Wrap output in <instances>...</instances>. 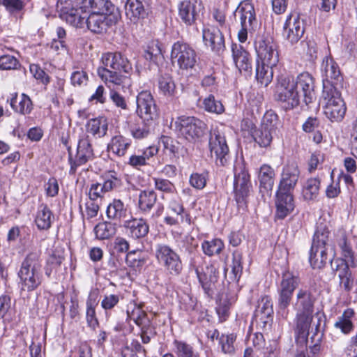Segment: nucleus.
I'll return each instance as SVG.
<instances>
[{"label":"nucleus","mask_w":357,"mask_h":357,"mask_svg":"<svg viewBox=\"0 0 357 357\" xmlns=\"http://www.w3.org/2000/svg\"><path fill=\"white\" fill-rule=\"evenodd\" d=\"M203 9L201 0H185L178 6V15L183 22L191 25L199 17Z\"/></svg>","instance_id":"17"},{"label":"nucleus","mask_w":357,"mask_h":357,"mask_svg":"<svg viewBox=\"0 0 357 357\" xmlns=\"http://www.w3.org/2000/svg\"><path fill=\"white\" fill-rule=\"evenodd\" d=\"M93 150L88 136H84L79 140L77 154L73 162H70L71 174L76 172L77 167L85 164L93 157Z\"/></svg>","instance_id":"22"},{"label":"nucleus","mask_w":357,"mask_h":357,"mask_svg":"<svg viewBox=\"0 0 357 357\" xmlns=\"http://www.w3.org/2000/svg\"><path fill=\"white\" fill-rule=\"evenodd\" d=\"M190 184L195 188L203 189L206 184V176L205 174L193 173L190 177Z\"/></svg>","instance_id":"54"},{"label":"nucleus","mask_w":357,"mask_h":357,"mask_svg":"<svg viewBox=\"0 0 357 357\" xmlns=\"http://www.w3.org/2000/svg\"><path fill=\"white\" fill-rule=\"evenodd\" d=\"M171 60L182 70L192 69L197 63L195 51L188 44L177 42L172 47Z\"/></svg>","instance_id":"6"},{"label":"nucleus","mask_w":357,"mask_h":357,"mask_svg":"<svg viewBox=\"0 0 357 357\" xmlns=\"http://www.w3.org/2000/svg\"><path fill=\"white\" fill-rule=\"evenodd\" d=\"M127 315L130 319L142 328V334L147 333L145 328L149 326L150 320L144 309V303H130L128 305Z\"/></svg>","instance_id":"25"},{"label":"nucleus","mask_w":357,"mask_h":357,"mask_svg":"<svg viewBox=\"0 0 357 357\" xmlns=\"http://www.w3.org/2000/svg\"><path fill=\"white\" fill-rule=\"evenodd\" d=\"M162 54V50L160 43L158 40H151L147 45L145 51V57L146 59L154 60Z\"/></svg>","instance_id":"51"},{"label":"nucleus","mask_w":357,"mask_h":357,"mask_svg":"<svg viewBox=\"0 0 357 357\" xmlns=\"http://www.w3.org/2000/svg\"><path fill=\"white\" fill-rule=\"evenodd\" d=\"M299 174L296 164L292 163L285 166L281 174L278 191L291 192L298 182Z\"/></svg>","instance_id":"24"},{"label":"nucleus","mask_w":357,"mask_h":357,"mask_svg":"<svg viewBox=\"0 0 357 357\" xmlns=\"http://www.w3.org/2000/svg\"><path fill=\"white\" fill-rule=\"evenodd\" d=\"M96 237L100 240L108 239L113 236L116 231L114 224L107 222H100L94 229Z\"/></svg>","instance_id":"39"},{"label":"nucleus","mask_w":357,"mask_h":357,"mask_svg":"<svg viewBox=\"0 0 357 357\" xmlns=\"http://www.w3.org/2000/svg\"><path fill=\"white\" fill-rule=\"evenodd\" d=\"M88 80L86 73L83 70H78L73 73L71 75V82L74 86H81L86 84Z\"/></svg>","instance_id":"62"},{"label":"nucleus","mask_w":357,"mask_h":357,"mask_svg":"<svg viewBox=\"0 0 357 357\" xmlns=\"http://www.w3.org/2000/svg\"><path fill=\"white\" fill-rule=\"evenodd\" d=\"M126 209L123 203L120 199H114L107 208V215L109 218L120 219L124 217Z\"/></svg>","instance_id":"45"},{"label":"nucleus","mask_w":357,"mask_h":357,"mask_svg":"<svg viewBox=\"0 0 357 357\" xmlns=\"http://www.w3.org/2000/svg\"><path fill=\"white\" fill-rule=\"evenodd\" d=\"M274 132L260 126L256 130L253 134L255 141L261 147L268 146L273 139V134Z\"/></svg>","instance_id":"44"},{"label":"nucleus","mask_w":357,"mask_h":357,"mask_svg":"<svg viewBox=\"0 0 357 357\" xmlns=\"http://www.w3.org/2000/svg\"><path fill=\"white\" fill-rule=\"evenodd\" d=\"M209 149L211 157H214L218 165L225 166L229 159V148L224 135L218 132L211 135Z\"/></svg>","instance_id":"14"},{"label":"nucleus","mask_w":357,"mask_h":357,"mask_svg":"<svg viewBox=\"0 0 357 357\" xmlns=\"http://www.w3.org/2000/svg\"><path fill=\"white\" fill-rule=\"evenodd\" d=\"M278 125V117L273 111H268L264 115L261 126L273 132H275Z\"/></svg>","instance_id":"49"},{"label":"nucleus","mask_w":357,"mask_h":357,"mask_svg":"<svg viewBox=\"0 0 357 357\" xmlns=\"http://www.w3.org/2000/svg\"><path fill=\"white\" fill-rule=\"evenodd\" d=\"M258 178L261 190L263 189L267 193L272 190L274 185L275 172L270 165H263L260 167Z\"/></svg>","instance_id":"33"},{"label":"nucleus","mask_w":357,"mask_h":357,"mask_svg":"<svg viewBox=\"0 0 357 357\" xmlns=\"http://www.w3.org/2000/svg\"><path fill=\"white\" fill-rule=\"evenodd\" d=\"M289 80L294 82V88L300 89L302 93L303 100L306 104L312 102L315 98L314 79L308 73H303L298 75L296 78L287 77Z\"/></svg>","instance_id":"20"},{"label":"nucleus","mask_w":357,"mask_h":357,"mask_svg":"<svg viewBox=\"0 0 357 357\" xmlns=\"http://www.w3.org/2000/svg\"><path fill=\"white\" fill-rule=\"evenodd\" d=\"M125 10L126 16L135 23L146 15L144 6L139 0H127Z\"/></svg>","instance_id":"34"},{"label":"nucleus","mask_w":357,"mask_h":357,"mask_svg":"<svg viewBox=\"0 0 357 357\" xmlns=\"http://www.w3.org/2000/svg\"><path fill=\"white\" fill-rule=\"evenodd\" d=\"M202 38L206 46L213 51L219 52L225 47L224 38L220 31L214 26H206L203 29Z\"/></svg>","instance_id":"26"},{"label":"nucleus","mask_w":357,"mask_h":357,"mask_svg":"<svg viewBox=\"0 0 357 357\" xmlns=\"http://www.w3.org/2000/svg\"><path fill=\"white\" fill-rule=\"evenodd\" d=\"M328 241V231H316L310 255V262L314 268H320L326 264Z\"/></svg>","instance_id":"7"},{"label":"nucleus","mask_w":357,"mask_h":357,"mask_svg":"<svg viewBox=\"0 0 357 357\" xmlns=\"http://www.w3.org/2000/svg\"><path fill=\"white\" fill-rule=\"evenodd\" d=\"M323 89L341 88L342 77L339 67L333 58L326 56L321 63Z\"/></svg>","instance_id":"11"},{"label":"nucleus","mask_w":357,"mask_h":357,"mask_svg":"<svg viewBox=\"0 0 357 357\" xmlns=\"http://www.w3.org/2000/svg\"><path fill=\"white\" fill-rule=\"evenodd\" d=\"M235 173L234 191L235 199L239 207H246L247 198L249 196L252 185L250 181V175L248 172L241 168L239 172Z\"/></svg>","instance_id":"12"},{"label":"nucleus","mask_w":357,"mask_h":357,"mask_svg":"<svg viewBox=\"0 0 357 357\" xmlns=\"http://www.w3.org/2000/svg\"><path fill=\"white\" fill-rule=\"evenodd\" d=\"M174 345L176 352L180 357H188L195 353L192 347L184 342L175 340Z\"/></svg>","instance_id":"55"},{"label":"nucleus","mask_w":357,"mask_h":357,"mask_svg":"<svg viewBox=\"0 0 357 357\" xmlns=\"http://www.w3.org/2000/svg\"><path fill=\"white\" fill-rule=\"evenodd\" d=\"M60 17L67 23L76 28H84L86 24V15L78 8L63 6L61 8Z\"/></svg>","instance_id":"28"},{"label":"nucleus","mask_w":357,"mask_h":357,"mask_svg":"<svg viewBox=\"0 0 357 357\" xmlns=\"http://www.w3.org/2000/svg\"><path fill=\"white\" fill-rule=\"evenodd\" d=\"M256 53V79L261 85L266 86L273 77V68L279 63L277 43L268 36L259 35L254 42Z\"/></svg>","instance_id":"1"},{"label":"nucleus","mask_w":357,"mask_h":357,"mask_svg":"<svg viewBox=\"0 0 357 357\" xmlns=\"http://www.w3.org/2000/svg\"><path fill=\"white\" fill-rule=\"evenodd\" d=\"M119 17V13L109 14H91L86 15V26L92 32L100 33L107 28L116 23Z\"/></svg>","instance_id":"16"},{"label":"nucleus","mask_w":357,"mask_h":357,"mask_svg":"<svg viewBox=\"0 0 357 357\" xmlns=\"http://www.w3.org/2000/svg\"><path fill=\"white\" fill-rule=\"evenodd\" d=\"M276 216L283 219L294 208L293 197L291 192L278 191L276 200Z\"/></svg>","instance_id":"29"},{"label":"nucleus","mask_w":357,"mask_h":357,"mask_svg":"<svg viewBox=\"0 0 357 357\" xmlns=\"http://www.w3.org/2000/svg\"><path fill=\"white\" fill-rule=\"evenodd\" d=\"M36 252L27 255L24 264V285L31 290L40 283V264Z\"/></svg>","instance_id":"15"},{"label":"nucleus","mask_w":357,"mask_h":357,"mask_svg":"<svg viewBox=\"0 0 357 357\" xmlns=\"http://www.w3.org/2000/svg\"><path fill=\"white\" fill-rule=\"evenodd\" d=\"M202 248L204 254L208 256H213L220 254L224 249L225 245L221 239L214 238L204 241Z\"/></svg>","instance_id":"41"},{"label":"nucleus","mask_w":357,"mask_h":357,"mask_svg":"<svg viewBox=\"0 0 357 357\" xmlns=\"http://www.w3.org/2000/svg\"><path fill=\"white\" fill-rule=\"evenodd\" d=\"M30 72L36 79L40 80L43 84H47L49 83L50 78L48 75L38 65L31 64L30 66Z\"/></svg>","instance_id":"57"},{"label":"nucleus","mask_w":357,"mask_h":357,"mask_svg":"<svg viewBox=\"0 0 357 357\" xmlns=\"http://www.w3.org/2000/svg\"><path fill=\"white\" fill-rule=\"evenodd\" d=\"M321 104L325 116L331 121H340L344 118L347 108L340 88L323 89Z\"/></svg>","instance_id":"4"},{"label":"nucleus","mask_w":357,"mask_h":357,"mask_svg":"<svg viewBox=\"0 0 357 357\" xmlns=\"http://www.w3.org/2000/svg\"><path fill=\"white\" fill-rule=\"evenodd\" d=\"M231 51L234 63L239 72L250 73L252 59L249 52L236 44L232 45Z\"/></svg>","instance_id":"27"},{"label":"nucleus","mask_w":357,"mask_h":357,"mask_svg":"<svg viewBox=\"0 0 357 357\" xmlns=\"http://www.w3.org/2000/svg\"><path fill=\"white\" fill-rule=\"evenodd\" d=\"M118 183V179L112 177L104 181L103 183H96L91 185L89 195L91 200H96L98 197L102 196V195L113 189L114 186Z\"/></svg>","instance_id":"35"},{"label":"nucleus","mask_w":357,"mask_h":357,"mask_svg":"<svg viewBox=\"0 0 357 357\" xmlns=\"http://www.w3.org/2000/svg\"><path fill=\"white\" fill-rule=\"evenodd\" d=\"M126 232L134 238H140L146 236L149 227L144 219L132 218L124 222Z\"/></svg>","instance_id":"30"},{"label":"nucleus","mask_w":357,"mask_h":357,"mask_svg":"<svg viewBox=\"0 0 357 357\" xmlns=\"http://www.w3.org/2000/svg\"><path fill=\"white\" fill-rule=\"evenodd\" d=\"M107 121L105 117H98L90 119L86 125L87 131L98 137L106 135L107 130Z\"/></svg>","instance_id":"37"},{"label":"nucleus","mask_w":357,"mask_h":357,"mask_svg":"<svg viewBox=\"0 0 357 357\" xmlns=\"http://www.w3.org/2000/svg\"><path fill=\"white\" fill-rule=\"evenodd\" d=\"M54 216L47 206L41 205L36 213L35 223L39 229L46 230L51 227Z\"/></svg>","instance_id":"36"},{"label":"nucleus","mask_w":357,"mask_h":357,"mask_svg":"<svg viewBox=\"0 0 357 357\" xmlns=\"http://www.w3.org/2000/svg\"><path fill=\"white\" fill-rule=\"evenodd\" d=\"M218 339L224 353L230 354L234 351L233 344L236 336H216V340Z\"/></svg>","instance_id":"52"},{"label":"nucleus","mask_w":357,"mask_h":357,"mask_svg":"<svg viewBox=\"0 0 357 357\" xmlns=\"http://www.w3.org/2000/svg\"><path fill=\"white\" fill-rule=\"evenodd\" d=\"M156 201V195L153 191H143L139 196V206L141 210L147 211L150 210Z\"/></svg>","instance_id":"47"},{"label":"nucleus","mask_w":357,"mask_h":357,"mask_svg":"<svg viewBox=\"0 0 357 357\" xmlns=\"http://www.w3.org/2000/svg\"><path fill=\"white\" fill-rule=\"evenodd\" d=\"M299 284V279L292 273L286 272L283 274L280 284L279 306L285 309L289 304L292 294Z\"/></svg>","instance_id":"19"},{"label":"nucleus","mask_w":357,"mask_h":357,"mask_svg":"<svg viewBox=\"0 0 357 357\" xmlns=\"http://www.w3.org/2000/svg\"><path fill=\"white\" fill-rule=\"evenodd\" d=\"M155 257L158 262L169 273L176 275L181 271L182 264L178 255L169 246L163 244L157 245Z\"/></svg>","instance_id":"10"},{"label":"nucleus","mask_w":357,"mask_h":357,"mask_svg":"<svg viewBox=\"0 0 357 357\" xmlns=\"http://www.w3.org/2000/svg\"><path fill=\"white\" fill-rule=\"evenodd\" d=\"M305 32L304 21L297 14H290L283 26L284 38L291 45L297 43Z\"/></svg>","instance_id":"13"},{"label":"nucleus","mask_w":357,"mask_h":357,"mask_svg":"<svg viewBox=\"0 0 357 357\" xmlns=\"http://www.w3.org/2000/svg\"><path fill=\"white\" fill-rule=\"evenodd\" d=\"M229 305L230 304L227 299L220 300L216 310L221 321H225L228 316Z\"/></svg>","instance_id":"63"},{"label":"nucleus","mask_w":357,"mask_h":357,"mask_svg":"<svg viewBox=\"0 0 357 357\" xmlns=\"http://www.w3.org/2000/svg\"><path fill=\"white\" fill-rule=\"evenodd\" d=\"M59 183L56 178H51L45 185L46 194L49 197H55L59 192Z\"/></svg>","instance_id":"64"},{"label":"nucleus","mask_w":357,"mask_h":357,"mask_svg":"<svg viewBox=\"0 0 357 357\" xmlns=\"http://www.w3.org/2000/svg\"><path fill=\"white\" fill-rule=\"evenodd\" d=\"M101 63L104 67L98 68V75L108 87L130 84L129 77L120 75L121 71L128 74L132 70L129 61L121 54L105 53L102 55Z\"/></svg>","instance_id":"2"},{"label":"nucleus","mask_w":357,"mask_h":357,"mask_svg":"<svg viewBox=\"0 0 357 357\" xmlns=\"http://www.w3.org/2000/svg\"><path fill=\"white\" fill-rule=\"evenodd\" d=\"M119 301V296L115 294H107L101 301V307L105 310H111L114 307Z\"/></svg>","instance_id":"59"},{"label":"nucleus","mask_w":357,"mask_h":357,"mask_svg":"<svg viewBox=\"0 0 357 357\" xmlns=\"http://www.w3.org/2000/svg\"><path fill=\"white\" fill-rule=\"evenodd\" d=\"M273 313V305L268 296L261 298L257 303L255 312V321L261 328H265L270 324L271 316Z\"/></svg>","instance_id":"23"},{"label":"nucleus","mask_w":357,"mask_h":357,"mask_svg":"<svg viewBox=\"0 0 357 357\" xmlns=\"http://www.w3.org/2000/svg\"><path fill=\"white\" fill-rule=\"evenodd\" d=\"M204 109L210 113L221 114L225 112L222 103L215 98L213 95H209L203 100Z\"/></svg>","instance_id":"43"},{"label":"nucleus","mask_w":357,"mask_h":357,"mask_svg":"<svg viewBox=\"0 0 357 357\" xmlns=\"http://www.w3.org/2000/svg\"><path fill=\"white\" fill-rule=\"evenodd\" d=\"M176 130L186 140L195 142L204 135L206 126L201 120L193 116H181L175 121Z\"/></svg>","instance_id":"5"},{"label":"nucleus","mask_w":357,"mask_h":357,"mask_svg":"<svg viewBox=\"0 0 357 357\" xmlns=\"http://www.w3.org/2000/svg\"><path fill=\"white\" fill-rule=\"evenodd\" d=\"M136 112L142 121L150 124L158 116L155 102L151 93L148 91L140 92L137 96Z\"/></svg>","instance_id":"8"},{"label":"nucleus","mask_w":357,"mask_h":357,"mask_svg":"<svg viewBox=\"0 0 357 357\" xmlns=\"http://www.w3.org/2000/svg\"><path fill=\"white\" fill-rule=\"evenodd\" d=\"M238 13L240 15L242 26L238 33V38L241 43H245L248 38V31L253 29L257 25V22L254 8L250 3H246L243 5Z\"/></svg>","instance_id":"18"},{"label":"nucleus","mask_w":357,"mask_h":357,"mask_svg":"<svg viewBox=\"0 0 357 357\" xmlns=\"http://www.w3.org/2000/svg\"><path fill=\"white\" fill-rule=\"evenodd\" d=\"M159 89L165 96H173L175 93L176 86L172 78L168 75L162 76L159 79Z\"/></svg>","instance_id":"48"},{"label":"nucleus","mask_w":357,"mask_h":357,"mask_svg":"<svg viewBox=\"0 0 357 357\" xmlns=\"http://www.w3.org/2000/svg\"><path fill=\"white\" fill-rule=\"evenodd\" d=\"M169 209L177 216H179L180 220L183 222H185L188 225L190 224V219L188 214H185V215H183V208L182 205L176 201H172L169 204Z\"/></svg>","instance_id":"53"},{"label":"nucleus","mask_w":357,"mask_h":357,"mask_svg":"<svg viewBox=\"0 0 357 357\" xmlns=\"http://www.w3.org/2000/svg\"><path fill=\"white\" fill-rule=\"evenodd\" d=\"M354 312L351 309H347L342 315L335 324V327L339 328L341 333H349L353 328L351 319L354 317Z\"/></svg>","instance_id":"40"},{"label":"nucleus","mask_w":357,"mask_h":357,"mask_svg":"<svg viewBox=\"0 0 357 357\" xmlns=\"http://www.w3.org/2000/svg\"><path fill=\"white\" fill-rule=\"evenodd\" d=\"M338 245L342 250V254L344 259H340L341 260L344 261V262L348 264L349 263L354 262V255L352 250L349 245H348L347 238L344 235H342L339 240Z\"/></svg>","instance_id":"50"},{"label":"nucleus","mask_w":357,"mask_h":357,"mask_svg":"<svg viewBox=\"0 0 357 357\" xmlns=\"http://www.w3.org/2000/svg\"><path fill=\"white\" fill-rule=\"evenodd\" d=\"M296 342L301 349H309L314 356L321 349L322 336H296Z\"/></svg>","instance_id":"32"},{"label":"nucleus","mask_w":357,"mask_h":357,"mask_svg":"<svg viewBox=\"0 0 357 357\" xmlns=\"http://www.w3.org/2000/svg\"><path fill=\"white\" fill-rule=\"evenodd\" d=\"M131 142L123 136L119 135L114 137L109 144V150L119 156H123L126 154L127 149L130 146Z\"/></svg>","instance_id":"38"},{"label":"nucleus","mask_w":357,"mask_h":357,"mask_svg":"<svg viewBox=\"0 0 357 357\" xmlns=\"http://www.w3.org/2000/svg\"><path fill=\"white\" fill-rule=\"evenodd\" d=\"M80 10L86 15L119 12L115 6L109 0H82Z\"/></svg>","instance_id":"21"},{"label":"nucleus","mask_w":357,"mask_h":357,"mask_svg":"<svg viewBox=\"0 0 357 357\" xmlns=\"http://www.w3.org/2000/svg\"><path fill=\"white\" fill-rule=\"evenodd\" d=\"M320 182L317 178H310L307 181L303 190V195L305 199H314L319 193Z\"/></svg>","instance_id":"46"},{"label":"nucleus","mask_w":357,"mask_h":357,"mask_svg":"<svg viewBox=\"0 0 357 357\" xmlns=\"http://www.w3.org/2000/svg\"><path fill=\"white\" fill-rule=\"evenodd\" d=\"M97 305L96 298L91 294L86 303V321L89 327L95 328L98 325V321L96 316L95 307Z\"/></svg>","instance_id":"42"},{"label":"nucleus","mask_w":357,"mask_h":357,"mask_svg":"<svg viewBox=\"0 0 357 357\" xmlns=\"http://www.w3.org/2000/svg\"><path fill=\"white\" fill-rule=\"evenodd\" d=\"M231 272L235 280H238L242 273L241 257L239 254H234L232 264L231 265Z\"/></svg>","instance_id":"61"},{"label":"nucleus","mask_w":357,"mask_h":357,"mask_svg":"<svg viewBox=\"0 0 357 357\" xmlns=\"http://www.w3.org/2000/svg\"><path fill=\"white\" fill-rule=\"evenodd\" d=\"M161 141L166 151H168L170 154L174 155L178 153L179 149L178 144L174 142L172 138L163 137Z\"/></svg>","instance_id":"60"},{"label":"nucleus","mask_w":357,"mask_h":357,"mask_svg":"<svg viewBox=\"0 0 357 357\" xmlns=\"http://www.w3.org/2000/svg\"><path fill=\"white\" fill-rule=\"evenodd\" d=\"M314 301L309 291L300 289L296 294L294 308L296 311L294 331L298 335L323 333L320 324L311 326L314 313Z\"/></svg>","instance_id":"3"},{"label":"nucleus","mask_w":357,"mask_h":357,"mask_svg":"<svg viewBox=\"0 0 357 357\" xmlns=\"http://www.w3.org/2000/svg\"><path fill=\"white\" fill-rule=\"evenodd\" d=\"M300 93L294 88V82L287 77L281 79L278 87L277 99L285 109H291L298 106L300 102Z\"/></svg>","instance_id":"9"},{"label":"nucleus","mask_w":357,"mask_h":357,"mask_svg":"<svg viewBox=\"0 0 357 357\" xmlns=\"http://www.w3.org/2000/svg\"><path fill=\"white\" fill-rule=\"evenodd\" d=\"M155 187L157 190L172 193L174 191V185L167 179L155 178Z\"/></svg>","instance_id":"58"},{"label":"nucleus","mask_w":357,"mask_h":357,"mask_svg":"<svg viewBox=\"0 0 357 357\" xmlns=\"http://www.w3.org/2000/svg\"><path fill=\"white\" fill-rule=\"evenodd\" d=\"M18 62L16 58L12 55H2L0 56V68L3 70L14 69Z\"/></svg>","instance_id":"56"},{"label":"nucleus","mask_w":357,"mask_h":357,"mask_svg":"<svg viewBox=\"0 0 357 357\" xmlns=\"http://www.w3.org/2000/svg\"><path fill=\"white\" fill-rule=\"evenodd\" d=\"M333 269L337 272L340 284L347 291L351 290L353 286V279L349 268V265L344 261L335 259L332 264Z\"/></svg>","instance_id":"31"}]
</instances>
